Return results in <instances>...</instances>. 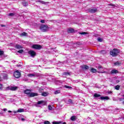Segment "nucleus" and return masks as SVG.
<instances>
[{
  "label": "nucleus",
  "instance_id": "39448f33",
  "mask_svg": "<svg viewBox=\"0 0 124 124\" xmlns=\"http://www.w3.org/2000/svg\"><path fill=\"white\" fill-rule=\"evenodd\" d=\"M97 9H96V8H93V9L92 8H89L88 9V12H89V13H92V14H93V13H96V12H97Z\"/></svg>",
  "mask_w": 124,
  "mask_h": 124
},
{
  "label": "nucleus",
  "instance_id": "49530a36",
  "mask_svg": "<svg viewBox=\"0 0 124 124\" xmlns=\"http://www.w3.org/2000/svg\"><path fill=\"white\" fill-rule=\"evenodd\" d=\"M108 94H110L112 93V92L111 91L108 92Z\"/></svg>",
  "mask_w": 124,
  "mask_h": 124
},
{
  "label": "nucleus",
  "instance_id": "c03bdc74",
  "mask_svg": "<svg viewBox=\"0 0 124 124\" xmlns=\"http://www.w3.org/2000/svg\"><path fill=\"white\" fill-rule=\"evenodd\" d=\"M0 90H2V85L0 84Z\"/></svg>",
  "mask_w": 124,
  "mask_h": 124
},
{
  "label": "nucleus",
  "instance_id": "f257e3e1",
  "mask_svg": "<svg viewBox=\"0 0 124 124\" xmlns=\"http://www.w3.org/2000/svg\"><path fill=\"white\" fill-rule=\"evenodd\" d=\"M119 53L120 50L117 48H114L109 52V54L111 56H112V57H117Z\"/></svg>",
  "mask_w": 124,
  "mask_h": 124
},
{
  "label": "nucleus",
  "instance_id": "de8ad7c7",
  "mask_svg": "<svg viewBox=\"0 0 124 124\" xmlns=\"http://www.w3.org/2000/svg\"><path fill=\"white\" fill-rule=\"evenodd\" d=\"M7 110V108H3V110L5 112V111H6Z\"/></svg>",
  "mask_w": 124,
  "mask_h": 124
},
{
  "label": "nucleus",
  "instance_id": "a18cd8bd",
  "mask_svg": "<svg viewBox=\"0 0 124 124\" xmlns=\"http://www.w3.org/2000/svg\"><path fill=\"white\" fill-rule=\"evenodd\" d=\"M103 52L105 53V50H101V51H100V53H101V54H103Z\"/></svg>",
  "mask_w": 124,
  "mask_h": 124
},
{
  "label": "nucleus",
  "instance_id": "3c124183",
  "mask_svg": "<svg viewBox=\"0 0 124 124\" xmlns=\"http://www.w3.org/2000/svg\"><path fill=\"white\" fill-rule=\"evenodd\" d=\"M8 112L9 113H12V111L11 110H8Z\"/></svg>",
  "mask_w": 124,
  "mask_h": 124
},
{
  "label": "nucleus",
  "instance_id": "603ef678",
  "mask_svg": "<svg viewBox=\"0 0 124 124\" xmlns=\"http://www.w3.org/2000/svg\"><path fill=\"white\" fill-rule=\"evenodd\" d=\"M62 124H66V123L63 122V123H62Z\"/></svg>",
  "mask_w": 124,
  "mask_h": 124
},
{
  "label": "nucleus",
  "instance_id": "c756f323",
  "mask_svg": "<svg viewBox=\"0 0 124 124\" xmlns=\"http://www.w3.org/2000/svg\"><path fill=\"white\" fill-rule=\"evenodd\" d=\"M44 89L42 88L39 89L38 92L40 93H43Z\"/></svg>",
  "mask_w": 124,
  "mask_h": 124
},
{
  "label": "nucleus",
  "instance_id": "7ed1b4c3",
  "mask_svg": "<svg viewBox=\"0 0 124 124\" xmlns=\"http://www.w3.org/2000/svg\"><path fill=\"white\" fill-rule=\"evenodd\" d=\"M28 54L31 55L32 58H34L36 56V52L34 50H31L28 51Z\"/></svg>",
  "mask_w": 124,
  "mask_h": 124
},
{
  "label": "nucleus",
  "instance_id": "a19ab883",
  "mask_svg": "<svg viewBox=\"0 0 124 124\" xmlns=\"http://www.w3.org/2000/svg\"><path fill=\"white\" fill-rule=\"evenodd\" d=\"M108 5H110V6H116V5L112 4V3L108 4Z\"/></svg>",
  "mask_w": 124,
  "mask_h": 124
},
{
  "label": "nucleus",
  "instance_id": "864d4df0",
  "mask_svg": "<svg viewBox=\"0 0 124 124\" xmlns=\"http://www.w3.org/2000/svg\"><path fill=\"white\" fill-rule=\"evenodd\" d=\"M66 74H68V75H69V73H66Z\"/></svg>",
  "mask_w": 124,
  "mask_h": 124
},
{
  "label": "nucleus",
  "instance_id": "f03ea898",
  "mask_svg": "<svg viewBox=\"0 0 124 124\" xmlns=\"http://www.w3.org/2000/svg\"><path fill=\"white\" fill-rule=\"evenodd\" d=\"M40 30L43 32H46V31H47L49 30V27L47 25H42L40 27Z\"/></svg>",
  "mask_w": 124,
  "mask_h": 124
},
{
  "label": "nucleus",
  "instance_id": "09e8293b",
  "mask_svg": "<svg viewBox=\"0 0 124 124\" xmlns=\"http://www.w3.org/2000/svg\"><path fill=\"white\" fill-rule=\"evenodd\" d=\"M0 26L2 27H5V25H3L1 24L0 25Z\"/></svg>",
  "mask_w": 124,
  "mask_h": 124
},
{
  "label": "nucleus",
  "instance_id": "20e7f679",
  "mask_svg": "<svg viewBox=\"0 0 124 124\" xmlns=\"http://www.w3.org/2000/svg\"><path fill=\"white\" fill-rule=\"evenodd\" d=\"M14 76L15 78H20L21 77V73L19 71H16L14 73Z\"/></svg>",
  "mask_w": 124,
  "mask_h": 124
},
{
  "label": "nucleus",
  "instance_id": "72a5a7b5",
  "mask_svg": "<svg viewBox=\"0 0 124 124\" xmlns=\"http://www.w3.org/2000/svg\"><path fill=\"white\" fill-rule=\"evenodd\" d=\"M64 88H66V89H72V87L67 85H65Z\"/></svg>",
  "mask_w": 124,
  "mask_h": 124
},
{
  "label": "nucleus",
  "instance_id": "9b49d317",
  "mask_svg": "<svg viewBox=\"0 0 124 124\" xmlns=\"http://www.w3.org/2000/svg\"><path fill=\"white\" fill-rule=\"evenodd\" d=\"M15 47L16 49H17L18 50L19 49H23V46L18 44H16Z\"/></svg>",
  "mask_w": 124,
  "mask_h": 124
},
{
  "label": "nucleus",
  "instance_id": "7c9ffc66",
  "mask_svg": "<svg viewBox=\"0 0 124 124\" xmlns=\"http://www.w3.org/2000/svg\"><path fill=\"white\" fill-rule=\"evenodd\" d=\"M8 78V75L7 74H5L4 76H3V79H7Z\"/></svg>",
  "mask_w": 124,
  "mask_h": 124
},
{
  "label": "nucleus",
  "instance_id": "2f4dec72",
  "mask_svg": "<svg viewBox=\"0 0 124 124\" xmlns=\"http://www.w3.org/2000/svg\"><path fill=\"white\" fill-rule=\"evenodd\" d=\"M14 15H15V13H10L8 15V16H10L11 17H12L13 16H14Z\"/></svg>",
  "mask_w": 124,
  "mask_h": 124
},
{
  "label": "nucleus",
  "instance_id": "a878e982",
  "mask_svg": "<svg viewBox=\"0 0 124 124\" xmlns=\"http://www.w3.org/2000/svg\"><path fill=\"white\" fill-rule=\"evenodd\" d=\"M22 4L23 6H27L29 5V3L28 2H24L22 3Z\"/></svg>",
  "mask_w": 124,
  "mask_h": 124
},
{
  "label": "nucleus",
  "instance_id": "6e6552de",
  "mask_svg": "<svg viewBox=\"0 0 124 124\" xmlns=\"http://www.w3.org/2000/svg\"><path fill=\"white\" fill-rule=\"evenodd\" d=\"M37 95H38L37 93H30L29 96L30 97H33L34 96H37Z\"/></svg>",
  "mask_w": 124,
  "mask_h": 124
},
{
  "label": "nucleus",
  "instance_id": "412c9836",
  "mask_svg": "<svg viewBox=\"0 0 124 124\" xmlns=\"http://www.w3.org/2000/svg\"><path fill=\"white\" fill-rule=\"evenodd\" d=\"M68 102V104H73V101H72V99H69Z\"/></svg>",
  "mask_w": 124,
  "mask_h": 124
},
{
  "label": "nucleus",
  "instance_id": "6ab92c4d",
  "mask_svg": "<svg viewBox=\"0 0 124 124\" xmlns=\"http://www.w3.org/2000/svg\"><path fill=\"white\" fill-rule=\"evenodd\" d=\"M37 2H40L41 3H42V4H46V2L42 1L41 0H38L37 1Z\"/></svg>",
  "mask_w": 124,
  "mask_h": 124
},
{
  "label": "nucleus",
  "instance_id": "4be33fe9",
  "mask_svg": "<svg viewBox=\"0 0 124 124\" xmlns=\"http://www.w3.org/2000/svg\"><path fill=\"white\" fill-rule=\"evenodd\" d=\"M94 97H100V96H101V95L95 93L94 94Z\"/></svg>",
  "mask_w": 124,
  "mask_h": 124
},
{
  "label": "nucleus",
  "instance_id": "e433bc0d",
  "mask_svg": "<svg viewBox=\"0 0 124 124\" xmlns=\"http://www.w3.org/2000/svg\"><path fill=\"white\" fill-rule=\"evenodd\" d=\"M4 54V52L3 51L0 50V56H2Z\"/></svg>",
  "mask_w": 124,
  "mask_h": 124
},
{
  "label": "nucleus",
  "instance_id": "ddd939ff",
  "mask_svg": "<svg viewBox=\"0 0 124 124\" xmlns=\"http://www.w3.org/2000/svg\"><path fill=\"white\" fill-rule=\"evenodd\" d=\"M100 99L101 100H104V99H106V100H108V99H109V97L106 96L105 97L104 96H101L100 97Z\"/></svg>",
  "mask_w": 124,
  "mask_h": 124
},
{
  "label": "nucleus",
  "instance_id": "1a4fd4ad",
  "mask_svg": "<svg viewBox=\"0 0 124 124\" xmlns=\"http://www.w3.org/2000/svg\"><path fill=\"white\" fill-rule=\"evenodd\" d=\"M80 67H81L82 69H85L86 70L90 68V67L87 65H81Z\"/></svg>",
  "mask_w": 124,
  "mask_h": 124
},
{
  "label": "nucleus",
  "instance_id": "79ce46f5",
  "mask_svg": "<svg viewBox=\"0 0 124 124\" xmlns=\"http://www.w3.org/2000/svg\"><path fill=\"white\" fill-rule=\"evenodd\" d=\"M41 23H42V24H44L45 23V20H41L40 21Z\"/></svg>",
  "mask_w": 124,
  "mask_h": 124
},
{
  "label": "nucleus",
  "instance_id": "f3484780",
  "mask_svg": "<svg viewBox=\"0 0 124 124\" xmlns=\"http://www.w3.org/2000/svg\"><path fill=\"white\" fill-rule=\"evenodd\" d=\"M24 111H25V109H24V108H21L17 110L18 113H22V112H24Z\"/></svg>",
  "mask_w": 124,
  "mask_h": 124
},
{
  "label": "nucleus",
  "instance_id": "f704fd0d",
  "mask_svg": "<svg viewBox=\"0 0 124 124\" xmlns=\"http://www.w3.org/2000/svg\"><path fill=\"white\" fill-rule=\"evenodd\" d=\"M18 53H19V54H22V53L24 52V50L21 49V50H19L17 51Z\"/></svg>",
  "mask_w": 124,
  "mask_h": 124
},
{
  "label": "nucleus",
  "instance_id": "393cba45",
  "mask_svg": "<svg viewBox=\"0 0 124 124\" xmlns=\"http://www.w3.org/2000/svg\"><path fill=\"white\" fill-rule=\"evenodd\" d=\"M34 76H35V75L33 74H29L28 75V77H34Z\"/></svg>",
  "mask_w": 124,
  "mask_h": 124
},
{
  "label": "nucleus",
  "instance_id": "b1692460",
  "mask_svg": "<svg viewBox=\"0 0 124 124\" xmlns=\"http://www.w3.org/2000/svg\"><path fill=\"white\" fill-rule=\"evenodd\" d=\"M27 33L26 32H23L20 34V36H26Z\"/></svg>",
  "mask_w": 124,
  "mask_h": 124
},
{
  "label": "nucleus",
  "instance_id": "473e14b6",
  "mask_svg": "<svg viewBox=\"0 0 124 124\" xmlns=\"http://www.w3.org/2000/svg\"><path fill=\"white\" fill-rule=\"evenodd\" d=\"M97 40L99 41V42H102L103 41V40H102V39H101L100 37H98Z\"/></svg>",
  "mask_w": 124,
  "mask_h": 124
},
{
  "label": "nucleus",
  "instance_id": "aec40b11",
  "mask_svg": "<svg viewBox=\"0 0 124 124\" xmlns=\"http://www.w3.org/2000/svg\"><path fill=\"white\" fill-rule=\"evenodd\" d=\"M42 96H47L48 95V93L47 92H44L42 93Z\"/></svg>",
  "mask_w": 124,
  "mask_h": 124
},
{
  "label": "nucleus",
  "instance_id": "37998d69",
  "mask_svg": "<svg viewBox=\"0 0 124 124\" xmlns=\"http://www.w3.org/2000/svg\"><path fill=\"white\" fill-rule=\"evenodd\" d=\"M100 68H102V66H101V65L98 66V69H100Z\"/></svg>",
  "mask_w": 124,
  "mask_h": 124
},
{
  "label": "nucleus",
  "instance_id": "c85d7f7f",
  "mask_svg": "<svg viewBox=\"0 0 124 124\" xmlns=\"http://www.w3.org/2000/svg\"><path fill=\"white\" fill-rule=\"evenodd\" d=\"M79 34H81V35H83L84 34H88V33L87 32H79Z\"/></svg>",
  "mask_w": 124,
  "mask_h": 124
},
{
  "label": "nucleus",
  "instance_id": "58836bf2",
  "mask_svg": "<svg viewBox=\"0 0 124 124\" xmlns=\"http://www.w3.org/2000/svg\"><path fill=\"white\" fill-rule=\"evenodd\" d=\"M61 122H53L52 124H60Z\"/></svg>",
  "mask_w": 124,
  "mask_h": 124
},
{
  "label": "nucleus",
  "instance_id": "2eb2a0df",
  "mask_svg": "<svg viewBox=\"0 0 124 124\" xmlns=\"http://www.w3.org/2000/svg\"><path fill=\"white\" fill-rule=\"evenodd\" d=\"M17 89H18V87L17 86L11 87L10 88L11 91H16Z\"/></svg>",
  "mask_w": 124,
  "mask_h": 124
},
{
  "label": "nucleus",
  "instance_id": "423d86ee",
  "mask_svg": "<svg viewBox=\"0 0 124 124\" xmlns=\"http://www.w3.org/2000/svg\"><path fill=\"white\" fill-rule=\"evenodd\" d=\"M91 72H93V73H96V72H98V73H106V72H97V70L96 69H95L94 68H91V69L90 70Z\"/></svg>",
  "mask_w": 124,
  "mask_h": 124
},
{
  "label": "nucleus",
  "instance_id": "5701e85b",
  "mask_svg": "<svg viewBox=\"0 0 124 124\" xmlns=\"http://www.w3.org/2000/svg\"><path fill=\"white\" fill-rule=\"evenodd\" d=\"M122 64L121 62H117L114 63V65L117 66V65H121Z\"/></svg>",
  "mask_w": 124,
  "mask_h": 124
},
{
  "label": "nucleus",
  "instance_id": "a211bd4d",
  "mask_svg": "<svg viewBox=\"0 0 124 124\" xmlns=\"http://www.w3.org/2000/svg\"><path fill=\"white\" fill-rule=\"evenodd\" d=\"M70 120H71V121H73V122H74V121H76V116H72L71 117Z\"/></svg>",
  "mask_w": 124,
  "mask_h": 124
},
{
  "label": "nucleus",
  "instance_id": "c9c22d12",
  "mask_svg": "<svg viewBox=\"0 0 124 124\" xmlns=\"http://www.w3.org/2000/svg\"><path fill=\"white\" fill-rule=\"evenodd\" d=\"M51 123H50V122L48 121H45L44 122V124H50Z\"/></svg>",
  "mask_w": 124,
  "mask_h": 124
},
{
  "label": "nucleus",
  "instance_id": "4c0bfd02",
  "mask_svg": "<svg viewBox=\"0 0 124 124\" xmlns=\"http://www.w3.org/2000/svg\"><path fill=\"white\" fill-rule=\"evenodd\" d=\"M52 109H53V108H52V106H51V105H48V109L52 110Z\"/></svg>",
  "mask_w": 124,
  "mask_h": 124
},
{
  "label": "nucleus",
  "instance_id": "cd10ccee",
  "mask_svg": "<svg viewBox=\"0 0 124 124\" xmlns=\"http://www.w3.org/2000/svg\"><path fill=\"white\" fill-rule=\"evenodd\" d=\"M120 85H116L115 86V89L117 90V91H119L120 90Z\"/></svg>",
  "mask_w": 124,
  "mask_h": 124
},
{
  "label": "nucleus",
  "instance_id": "4468645a",
  "mask_svg": "<svg viewBox=\"0 0 124 124\" xmlns=\"http://www.w3.org/2000/svg\"><path fill=\"white\" fill-rule=\"evenodd\" d=\"M24 93H25L26 94H29L30 95L31 93V90L27 89L24 91Z\"/></svg>",
  "mask_w": 124,
  "mask_h": 124
},
{
  "label": "nucleus",
  "instance_id": "f8f14e48",
  "mask_svg": "<svg viewBox=\"0 0 124 124\" xmlns=\"http://www.w3.org/2000/svg\"><path fill=\"white\" fill-rule=\"evenodd\" d=\"M67 32L69 33H72V32H74V29L70 28L67 30Z\"/></svg>",
  "mask_w": 124,
  "mask_h": 124
},
{
  "label": "nucleus",
  "instance_id": "dca6fc26",
  "mask_svg": "<svg viewBox=\"0 0 124 124\" xmlns=\"http://www.w3.org/2000/svg\"><path fill=\"white\" fill-rule=\"evenodd\" d=\"M43 103H44V104H43ZM37 104L38 105L43 104V105H45V102H44V100L39 101H38Z\"/></svg>",
  "mask_w": 124,
  "mask_h": 124
},
{
  "label": "nucleus",
  "instance_id": "8fccbe9b",
  "mask_svg": "<svg viewBox=\"0 0 124 124\" xmlns=\"http://www.w3.org/2000/svg\"><path fill=\"white\" fill-rule=\"evenodd\" d=\"M21 121H25V118H21Z\"/></svg>",
  "mask_w": 124,
  "mask_h": 124
},
{
  "label": "nucleus",
  "instance_id": "bb28decb",
  "mask_svg": "<svg viewBox=\"0 0 124 124\" xmlns=\"http://www.w3.org/2000/svg\"><path fill=\"white\" fill-rule=\"evenodd\" d=\"M59 93H61V91L60 90H57L54 92L55 94H59Z\"/></svg>",
  "mask_w": 124,
  "mask_h": 124
},
{
  "label": "nucleus",
  "instance_id": "ea45409f",
  "mask_svg": "<svg viewBox=\"0 0 124 124\" xmlns=\"http://www.w3.org/2000/svg\"><path fill=\"white\" fill-rule=\"evenodd\" d=\"M74 44H76L77 45H80V42H77L75 43Z\"/></svg>",
  "mask_w": 124,
  "mask_h": 124
},
{
  "label": "nucleus",
  "instance_id": "9d476101",
  "mask_svg": "<svg viewBox=\"0 0 124 124\" xmlns=\"http://www.w3.org/2000/svg\"><path fill=\"white\" fill-rule=\"evenodd\" d=\"M110 73L111 74H117L119 73V71H118V70L113 69L110 72Z\"/></svg>",
  "mask_w": 124,
  "mask_h": 124
},
{
  "label": "nucleus",
  "instance_id": "0eeeda50",
  "mask_svg": "<svg viewBox=\"0 0 124 124\" xmlns=\"http://www.w3.org/2000/svg\"><path fill=\"white\" fill-rule=\"evenodd\" d=\"M41 46L39 45H33L32 46V48H33V49H36V50H39V49H41Z\"/></svg>",
  "mask_w": 124,
  "mask_h": 124
}]
</instances>
